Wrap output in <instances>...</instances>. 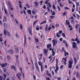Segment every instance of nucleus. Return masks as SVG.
<instances>
[{"instance_id": "f257e3e1", "label": "nucleus", "mask_w": 80, "mask_h": 80, "mask_svg": "<svg viewBox=\"0 0 80 80\" xmlns=\"http://www.w3.org/2000/svg\"><path fill=\"white\" fill-rule=\"evenodd\" d=\"M73 60L72 59H71L69 61L68 63V68H72V64H73Z\"/></svg>"}, {"instance_id": "f03ea898", "label": "nucleus", "mask_w": 80, "mask_h": 80, "mask_svg": "<svg viewBox=\"0 0 80 80\" xmlns=\"http://www.w3.org/2000/svg\"><path fill=\"white\" fill-rule=\"evenodd\" d=\"M22 77V74L21 73H17L16 74V76L17 77V78L18 80H21V78L20 77Z\"/></svg>"}, {"instance_id": "7ed1b4c3", "label": "nucleus", "mask_w": 80, "mask_h": 80, "mask_svg": "<svg viewBox=\"0 0 80 80\" xmlns=\"http://www.w3.org/2000/svg\"><path fill=\"white\" fill-rule=\"evenodd\" d=\"M24 47H25V46L27 45V38H26V36L25 35H24Z\"/></svg>"}, {"instance_id": "20e7f679", "label": "nucleus", "mask_w": 80, "mask_h": 80, "mask_svg": "<svg viewBox=\"0 0 80 80\" xmlns=\"http://www.w3.org/2000/svg\"><path fill=\"white\" fill-rule=\"evenodd\" d=\"M4 34L5 35H7H7L8 36V37H9V36L10 35V32L7 31L6 32V29H5L4 30Z\"/></svg>"}, {"instance_id": "39448f33", "label": "nucleus", "mask_w": 80, "mask_h": 80, "mask_svg": "<svg viewBox=\"0 0 80 80\" xmlns=\"http://www.w3.org/2000/svg\"><path fill=\"white\" fill-rule=\"evenodd\" d=\"M8 5L9 6V7L10 8V10L12 11H13V10L14 9L13 8L12 6V4H11V3H10V1L8 2Z\"/></svg>"}, {"instance_id": "423d86ee", "label": "nucleus", "mask_w": 80, "mask_h": 80, "mask_svg": "<svg viewBox=\"0 0 80 80\" xmlns=\"http://www.w3.org/2000/svg\"><path fill=\"white\" fill-rule=\"evenodd\" d=\"M62 51L64 52L65 57H67V55H69V54H68V52H65V48L64 47L62 48Z\"/></svg>"}, {"instance_id": "0eeeda50", "label": "nucleus", "mask_w": 80, "mask_h": 80, "mask_svg": "<svg viewBox=\"0 0 80 80\" xmlns=\"http://www.w3.org/2000/svg\"><path fill=\"white\" fill-rule=\"evenodd\" d=\"M52 42L53 43V47L55 46V44H57V41H55V39H54L52 40Z\"/></svg>"}, {"instance_id": "6e6552de", "label": "nucleus", "mask_w": 80, "mask_h": 80, "mask_svg": "<svg viewBox=\"0 0 80 80\" xmlns=\"http://www.w3.org/2000/svg\"><path fill=\"white\" fill-rule=\"evenodd\" d=\"M38 63L40 66H41V72H43V65H42V63H40V62H38Z\"/></svg>"}, {"instance_id": "1a4fd4ad", "label": "nucleus", "mask_w": 80, "mask_h": 80, "mask_svg": "<svg viewBox=\"0 0 80 80\" xmlns=\"http://www.w3.org/2000/svg\"><path fill=\"white\" fill-rule=\"evenodd\" d=\"M48 50L44 49V54L45 56H47V53H48Z\"/></svg>"}, {"instance_id": "9d476101", "label": "nucleus", "mask_w": 80, "mask_h": 80, "mask_svg": "<svg viewBox=\"0 0 80 80\" xmlns=\"http://www.w3.org/2000/svg\"><path fill=\"white\" fill-rule=\"evenodd\" d=\"M66 25H68L69 28H71V27H72L71 25H70V22H68V21L67 20H66Z\"/></svg>"}, {"instance_id": "9b49d317", "label": "nucleus", "mask_w": 80, "mask_h": 80, "mask_svg": "<svg viewBox=\"0 0 80 80\" xmlns=\"http://www.w3.org/2000/svg\"><path fill=\"white\" fill-rule=\"evenodd\" d=\"M35 66H36V68L37 70L38 71V72H39L40 70H39V68H38V66L37 63H35Z\"/></svg>"}, {"instance_id": "f8f14e48", "label": "nucleus", "mask_w": 80, "mask_h": 80, "mask_svg": "<svg viewBox=\"0 0 80 80\" xmlns=\"http://www.w3.org/2000/svg\"><path fill=\"white\" fill-rule=\"evenodd\" d=\"M72 48H76V42H72Z\"/></svg>"}, {"instance_id": "ddd939ff", "label": "nucleus", "mask_w": 80, "mask_h": 80, "mask_svg": "<svg viewBox=\"0 0 80 80\" xmlns=\"http://www.w3.org/2000/svg\"><path fill=\"white\" fill-rule=\"evenodd\" d=\"M56 70L55 69L54 71L55 72V73H56V74H57L58 73V70H59V69L58 68V67H56Z\"/></svg>"}, {"instance_id": "4468645a", "label": "nucleus", "mask_w": 80, "mask_h": 80, "mask_svg": "<svg viewBox=\"0 0 80 80\" xmlns=\"http://www.w3.org/2000/svg\"><path fill=\"white\" fill-rule=\"evenodd\" d=\"M10 68L13 70V69H14L15 71H16V68L13 65H12L10 66Z\"/></svg>"}, {"instance_id": "2eb2a0df", "label": "nucleus", "mask_w": 80, "mask_h": 80, "mask_svg": "<svg viewBox=\"0 0 80 80\" xmlns=\"http://www.w3.org/2000/svg\"><path fill=\"white\" fill-rule=\"evenodd\" d=\"M15 49L16 50V53H18V52H19L20 50L19 49V48H18V47L15 48Z\"/></svg>"}, {"instance_id": "dca6fc26", "label": "nucleus", "mask_w": 80, "mask_h": 80, "mask_svg": "<svg viewBox=\"0 0 80 80\" xmlns=\"http://www.w3.org/2000/svg\"><path fill=\"white\" fill-rule=\"evenodd\" d=\"M8 52V53H11V54H13V50H9Z\"/></svg>"}, {"instance_id": "f3484780", "label": "nucleus", "mask_w": 80, "mask_h": 80, "mask_svg": "<svg viewBox=\"0 0 80 80\" xmlns=\"http://www.w3.org/2000/svg\"><path fill=\"white\" fill-rule=\"evenodd\" d=\"M3 22H7V18L6 17L4 16L3 17Z\"/></svg>"}, {"instance_id": "a211bd4d", "label": "nucleus", "mask_w": 80, "mask_h": 80, "mask_svg": "<svg viewBox=\"0 0 80 80\" xmlns=\"http://www.w3.org/2000/svg\"><path fill=\"white\" fill-rule=\"evenodd\" d=\"M34 3L35 5V7H38V2L37 1H36L34 2Z\"/></svg>"}, {"instance_id": "6ab92c4d", "label": "nucleus", "mask_w": 80, "mask_h": 80, "mask_svg": "<svg viewBox=\"0 0 80 80\" xmlns=\"http://www.w3.org/2000/svg\"><path fill=\"white\" fill-rule=\"evenodd\" d=\"M56 67H58V59L56 58Z\"/></svg>"}, {"instance_id": "aec40b11", "label": "nucleus", "mask_w": 80, "mask_h": 80, "mask_svg": "<svg viewBox=\"0 0 80 80\" xmlns=\"http://www.w3.org/2000/svg\"><path fill=\"white\" fill-rule=\"evenodd\" d=\"M74 64L76 65L77 63V58H74Z\"/></svg>"}, {"instance_id": "412c9836", "label": "nucleus", "mask_w": 80, "mask_h": 80, "mask_svg": "<svg viewBox=\"0 0 80 80\" xmlns=\"http://www.w3.org/2000/svg\"><path fill=\"white\" fill-rule=\"evenodd\" d=\"M3 25L4 27V28H7L8 26L7 23L4 22L3 24Z\"/></svg>"}, {"instance_id": "4be33fe9", "label": "nucleus", "mask_w": 80, "mask_h": 80, "mask_svg": "<svg viewBox=\"0 0 80 80\" xmlns=\"http://www.w3.org/2000/svg\"><path fill=\"white\" fill-rule=\"evenodd\" d=\"M53 50L54 49H53L52 50V56H55V52Z\"/></svg>"}, {"instance_id": "5701e85b", "label": "nucleus", "mask_w": 80, "mask_h": 80, "mask_svg": "<svg viewBox=\"0 0 80 80\" xmlns=\"http://www.w3.org/2000/svg\"><path fill=\"white\" fill-rule=\"evenodd\" d=\"M47 23V21H44L43 22H41L40 23V25H43V24H44V23Z\"/></svg>"}, {"instance_id": "b1692460", "label": "nucleus", "mask_w": 80, "mask_h": 80, "mask_svg": "<svg viewBox=\"0 0 80 80\" xmlns=\"http://www.w3.org/2000/svg\"><path fill=\"white\" fill-rule=\"evenodd\" d=\"M25 6L26 7H27V8H30V6H29V5H28V3H26L25 4Z\"/></svg>"}, {"instance_id": "393cba45", "label": "nucleus", "mask_w": 80, "mask_h": 80, "mask_svg": "<svg viewBox=\"0 0 80 80\" xmlns=\"http://www.w3.org/2000/svg\"><path fill=\"white\" fill-rule=\"evenodd\" d=\"M59 6H60V7L61 8L62 7H63L64 6V5L63 4H62V3H59Z\"/></svg>"}, {"instance_id": "a878e982", "label": "nucleus", "mask_w": 80, "mask_h": 80, "mask_svg": "<svg viewBox=\"0 0 80 80\" xmlns=\"http://www.w3.org/2000/svg\"><path fill=\"white\" fill-rule=\"evenodd\" d=\"M52 47V44H48L47 45V48H49L50 47Z\"/></svg>"}, {"instance_id": "bb28decb", "label": "nucleus", "mask_w": 80, "mask_h": 80, "mask_svg": "<svg viewBox=\"0 0 80 80\" xmlns=\"http://www.w3.org/2000/svg\"><path fill=\"white\" fill-rule=\"evenodd\" d=\"M47 75H48V76H49V77H50L51 78H52V75H51V74L49 73H46Z\"/></svg>"}, {"instance_id": "cd10ccee", "label": "nucleus", "mask_w": 80, "mask_h": 80, "mask_svg": "<svg viewBox=\"0 0 80 80\" xmlns=\"http://www.w3.org/2000/svg\"><path fill=\"white\" fill-rule=\"evenodd\" d=\"M27 12L29 13V14H30V15H32V12L31 10H29L27 11Z\"/></svg>"}, {"instance_id": "c85d7f7f", "label": "nucleus", "mask_w": 80, "mask_h": 80, "mask_svg": "<svg viewBox=\"0 0 80 80\" xmlns=\"http://www.w3.org/2000/svg\"><path fill=\"white\" fill-rule=\"evenodd\" d=\"M48 25H46L45 28V32H47L48 31Z\"/></svg>"}, {"instance_id": "c756f323", "label": "nucleus", "mask_w": 80, "mask_h": 80, "mask_svg": "<svg viewBox=\"0 0 80 80\" xmlns=\"http://www.w3.org/2000/svg\"><path fill=\"white\" fill-rule=\"evenodd\" d=\"M0 65L1 66H2V68H3V67H5V65L4 64H1Z\"/></svg>"}, {"instance_id": "7c9ffc66", "label": "nucleus", "mask_w": 80, "mask_h": 80, "mask_svg": "<svg viewBox=\"0 0 80 80\" xmlns=\"http://www.w3.org/2000/svg\"><path fill=\"white\" fill-rule=\"evenodd\" d=\"M50 18H51V19H53L54 18H55V17L54 16H51L50 17Z\"/></svg>"}, {"instance_id": "2f4dec72", "label": "nucleus", "mask_w": 80, "mask_h": 80, "mask_svg": "<svg viewBox=\"0 0 80 80\" xmlns=\"http://www.w3.org/2000/svg\"><path fill=\"white\" fill-rule=\"evenodd\" d=\"M58 8V11H60V10H61V8H60V6H58L57 7Z\"/></svg>"}, {"instance_id": "473e14b6", "label": "nucleus", "mask_w": 80, "mask_h": 80, "mask_svg": "<svg viewBox=\"0 0 80 80\" xmlns=\"http://www.w3.org/2000/svg\"><path fill=\"white\" fill-rule=\"evenodd\" d=\"M76 76L77 77H80V74L78 72H77V74H76Z\"/></svg>"}, {"instance_id": "72a5a7b5", "label": "nucleus", "mask_w": 80, "mask_h": 80, "mask_svg": "<svg viewBox=\"0 0 80 80\" xmlns=\"http://www.w3.org/2000/svg\"><path fill=\"white\" fill-rule=\"evenodd\" d=\"M20 29H21V30H23V26L22 24L20 25Z\"/></svg>"}, {"instance_id": "f704fd0d", "label": "nucleus", "mask_w": 80, "mask_h": 80, "mask_svg": "<svg viewBox=\"0 0 80 80\" xmlns=\"http://www.w3.org/2000/svg\"><path fill=\"white\" fill-rule=\"evenodd\" d=\"M37 22H38V20H37L36 21H35L33 23V27H34V25H35V24L36 23H37Z\"/></svg>"}, {"instance_id": "c9c22d12", "label": "nucleus", "mask_w": 80, "mask_h": 80, "mask_svg": "<svg viewBox=\"0 0 80 80\" xmlns=\"http://www.w3.org/2000/svg\"><path fill=\"white\" fill-rule=\"evenodd\" d=\"M2 38H3L0 36V42H3V39H2Z\"/></svg>"}, {"instance_id": "e433bc0d", "label": "nucleus", "mask_w": 80, "mask_h": 80, "mask_svg": "<svg viewBox=\"0 0 80 80\" xmlns=\"http://www.w3.org/2000/svg\"><path fill=\"white\" fill-rule=\"evenodd\" d=\"M3 70L4 72V73H5V72H7V69H6V68H3Z\"/></svg>"}, {"instance_id": "4c0bfd02", "label": "nucleus", "mask_w": 80, "mask_h": 80, "mask_svg": "<svg viewBox=\"0 0 80 80\" xmlns=\"http://www.w3.org/2000/svg\"><path fill=\"white\" fill-rule=\"evenodd\" d=\"M18 5L20 7V9H22V4H19Z\"/></svg>"}, {"instance_id": "58836bf2", "label": "nucleus", "mask_w": 80, "mask_h": 80, "mask_svg": "<svg viewBox=\"0 0 80 80\" xmlns=\"http://www.w3.org/2000/svg\"><path fill=\"white\" fill-rule=\"evenodd\" d=\"M79 5H80V3H79V2H77L76 3V5L77 7L79 6Z\"/></svg>"}, {"instance_id": "ea45409f", "label": "nucleus", "mask_w": 80, "mask_h": 80, "mask_svg": "<svg viewBox=\"0 0 80 80\" xmlns=\"http://www.w3.org/2000/svg\"><path fill=\"white\" fill-rule=\"evenodd\" d=\"M32 13L33 15H35L36 12L34 11H32Z\"/></svg>"}, {"instance_id": "a19ab883", "label": "nucleus", "mask_w": 80, "mask_h": 80, "mask_svg": "<svg viewBox=\"0 0 80 80\" xmlns=\"http://www.w3.org/2000/svg\"><path fill=\"white\" fill-rule=\"evenodd\" d=\"M35 41H36V42H39V40H38V38H35Z\"/></svg>"}, {"instance_id": "79ce46f5", "label": "nucleus", "mask_w": 80, "mask_h": 80, "mask_svg": "<svg viewBox=\"0 0 80 80\" xmlns=\"http://www.w3.org/2000/svg\"><path fill=\"white\" fill-rule=\"evenodd\" d=\"M7 58L8 60H10L11 59V58L10 56H7Z\"/></svg>"}, {"instance_id": "37998d69", "label": "nucleus", "mask_w": 80, "mask_h": 80, "mask_svg": "<svg viewBox=\"0 0 80 80\" xmlns=\"http://www.w3.org/2000/svg\"><path fill=\"white\" fill-rule=\"evenodd\" d=\"M55 11H53L52 14V15H55Z\"/></svg>"}, {"instance_id": "c03bdc74", "label": "nucleus", "mask_w": 80, "mask_h": 80, "mask_svg": "<svg viewBox=\"0 0 80 80\" xmlns=\"http://www.w3.org/2000/svg\"><path fill=\"white\" fill-rule=\"evenodd\" d=\"M78 24H77L75 26V28L76 29H78Z\"/></svg>"}, {"instance_id": "a18cd8bd", "label": "nucleus", "mask_w": 80, "mask_h": 80, "mask_svg": "<svg viewBox=\"0 0 80 80\" xmlns=\"http://www.w3.org/2000/svg\"><path fill=\"white\" fill-rule=\"evenodd\" d=\"M56 36L57 37H60V36L59 34H58V33H56Z\"/></svg>"}, {"instance_id": "49530a36", "label": "nucleus", "mask_w": 80, "mask_h": 80, "mask_svg": "<svg viewBox=\"0 0 80 80\" xmlns=\"http://www.w3.org/2000/svg\"><path fill=\"white\" fill-rule=\"evenodd\" d=\"M62 35L64 37H65V33H62Z\"/></svg>"}, {"instance_id": "de8ad7c7", "label": "nucleus", "mask_w": 80, "mask_h": 80, "mask_svg": "<svg viewBox=\"0 0 80 80\" xmlns=\"http://www.w3.org/2000/svg\"><path fill=\"white\" fill-rule=\"evenodd\" d=\"M36 29L38 31V30H39V27H37L36 28Z\"/></svg>"}, {"instance_id": "09e8293b", "label": "nucleus", "mask_w": 80, "mask_h": 80, "mask_svg": "<svg viewBox=\"0 0 80 80\" xmlns=\"http://www.w3.org/2000/svg\"><path fill=\"white\" fill-rule=\"evenodd\" d=\"M42 8H43L44 9H46V6L45 4L42 7Z\"/></svg>"}, {"instance_id": "8fccbe9b", "label": "nucleus", "mask_w": 80, "mask_h": 80, "mask_svg": "<svg viewBox=\"0 0 80 80\" xmlns=\"http://www.w3.org/2000/svg\"><path fill=\"white\" fill-rule=\"evenodd\" d=\"M55 26H56V28H58V27H59V24H57L56 25H55Z\"/></svg>"}, {"instance_id": "3c124183", "label": "nucleus", "mask_w": 80, "mask_h": 80, "mask_svg": "<svg viewBox=\"0 0 80 80\" xmlns=\"http://www.w3.org/2000/svg\"><path fill=\"white\" fill-rule=\"evenodd\" d=\"M65 10H70L69 8H68L67 7H65Z\"/></svg>"}, {"instance_id": "603ef678", "label": "nucleus", "mask_w": 80, "mask_h": 80, "mask_svg": "<svg viewBox=\"0 0 80 80\" xmlns=\"http://www.w3.org/2000/svg\"><path fill=\"white\" fill-rule=\"evenodd\" d=\"M63 42L64 43H65V44H66L67 43V42H66V41L65 40H63Z\"/></svg>"}, {"instance_id": "864d4df0", "label": "nucleus", "mask_w": 80, "mask_h": 80, "mask_svg": "<svg viewBox=\"0 0 80 80\" xmlns=\"http://www.w3.org/2000/svg\"><path fill=\"white\" fill-rule=\"evenodd\" d=\"M51 29H52V28H51V27H48V31H50L51 30Z\"/></svg>"}, {"instance_id": "5fc2aeb1", "label": "nucleus", "mask_w": 80, "mask_h": 80, "mask_svg": "<svg viewBox=\"0 0 80 80\" xmlns=\"http://www.w3.org/2000/svg\"><path fill=\"white\" fill-rule=\"evenodd\" d=\"M4 12H5V13L6 14V15H7V11L6 10H5V9H4Z\"/></svg>"}, {"instance_id": "6e6d98bb", "label": "nucleus", "mask_w": 80, "mask_h": 80, "mask_svg": "<svg viewBox=\"0 0 80 80\" xmlns=\"http://www.w3.org/2000/svg\"><path fill=\"white\" fill-rule=\"evenodd\" d=\"M20 69L21 70V73H23V72H22V68L20 67Z\"/></svg>"}, {"instance_id": "4d7b16f0", "label": "nucleus", "mask_w": 80, "mask_h": 80, "mask_svg": "<svg viewBox=\"0 0 80 80\" xmlns=\"http://www.w3.org/2000/svg\"><path fill=\"white\" fill-rule=\"evenodd\" d=\"M61 69H63V65H61L60 67Z\"/></svg>"}, {"instance_id": "13d9d810", "label": "nucleus", "mask_w": 80, "mask_h": 80, "mask_svg": "<svg viewBox=\"0 0 80 80\" xmlns=\"http://www.w3.org/2000/svg\"><path fill=\"white\" fill-rule=\"evenodd\" d=\"M3 80V77L2 76H0V80Z\"/></svg>"}, {"instance_id": "bf43d9fd", "label": "nucleus", "mask_w": 80, "mask_h": 80, "mask_svg": "<svg viewBox=\"0 0 80 80\" xmlns=\"http://www.w3.org/2000/svg\"><path fill=\"white\" fill-rule=\"evenodd\" d=\"M60 41H61V42H62L63 41V38H61L59 39Z\"/></svg>"}, {"instance_id": "052dcab7", "label": "nucleus", "mask_w": 80, "mask_h": 80, "mask_svg": "<svg viewBox=\"0 0 80 80\" xmlns=\"http://www.w3.org/2000/svg\"><path fill=\"white\" fill-rule=\"evenodd\" d=\"M33 80H35V79H36V77H35V76L34 75L33 76Z\"/></svg>"}, {"instance_id": "680f3d73", "label": "nucleus", "mask_w": 80, "mask_h": 80, "mask_svg": "<svg viewBox=\"0 0 80 80\" xmlns=\"http://www.w3.org/2000/svg\"><path fill=\"white\" fill-rule=\"evenodd\" d=\"M77 57V60H79V55H76Z\"/></svg>"}, {"instance_id": "e2e57ef3", "label": "nucleus", "mask_w": 80, "mask_h": 80, "mask_svg": "<svg viewBox=\"0 0 80 80\" xmlns=\"http://www.w3.org/2000/svg\"><path fill=\"white\" fill-rule=\"evenodd\" d=\"M43 59L44 60L43 62H44V63H45V58L44 57H43Z\"/></svg>"}, {"instance_id": "0e129e2a", "label": "nucleus", "mask_w": 80, "mask_h": 80, "mask_svg": "<svg viewBox=\"0 0 80 80\" xmlns=\"http://www.w3.org/2000/svg\"><path fill=\"white\" fill-rule=\"evenodd\" d=\"M29 33L30 35H32V31H31V30L29 31Z\"/></svg>"}, {"instance_id": "69168bd1", "label": "nucleus", "mask_w": 80, "mask_h": 80, "mask_svg": "<svg viewBox=\"0 0 80 80\" xmlns=\"http://www.w3.org/2000/svg\"><path fill=\"white\" fill-rule=\"evenodd\" d=\"M3 76H4V77H5V78H7V75L5 74H3Z\"/></svg>"}, {"instance_id": "338daca9", "label": "nucleus", "mask_w": 80, "mask_h": 80, "mask_svg": "<svg viewBox=\"0 0 80 80\" xmlns=\"http://www.w3.org/2000/svg\"><path fill=\"white\" fill-rule=\"evenodd\" d=\"M53 9H55V6L54 5H53Z\"/></svg>"}, {"instance_id": "774afa93", "label": "nucleus", "mask_w": 80, "mask_h": 80, "mask_svg": "<svg viewBox=\"0 0 80 80\" xmlns=\"http://www.w3.org/2000/svg\"><path fill=\"white\" fill-rule=\"evenodd\" d=\"M67 57H66L64 58V60L65 62H67Z\"/></svg>"}]
</instances>
